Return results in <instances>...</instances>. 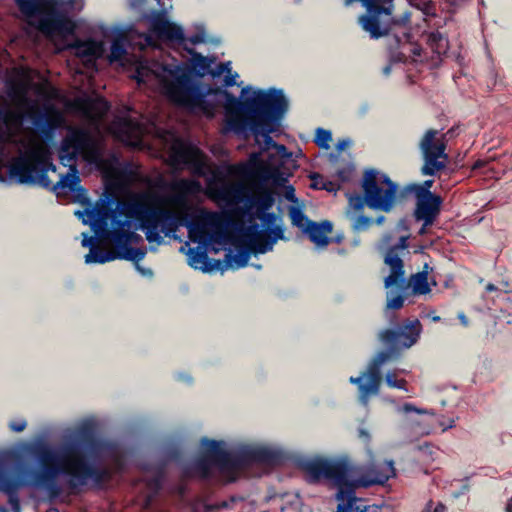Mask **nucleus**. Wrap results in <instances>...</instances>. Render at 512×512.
Returning a JSON list of instances; mask_svg holds the SVG:
<instances>
[{
    "label": "nucleus",
    "instance_id": "4c0bfd02",
    "mask_svg": "<svg viewBox=\"0 0 512 512\" xmlns=\"http://www.w3.org/2000/svg\"><path fill=\"white\" fill-rule=\"evenodd\" d=\"M434 416L431 415L429 419L426 421L425 427L419 430L421 434H429L431 432V424L434 422Z\"/></svg>",
    "mask_w": 512,
    "mask_h": 512
},
{
    "label": "nucleus",
    "instance_id": "58836bf2",
    "mask_svg": "<svg viewBox=\"0 0 512 512\" xmlns=\"http://www.w3.org/2000/svg\"><path fill=\"white\" fill-rule=\"evenodd\" d=\"M157 1H158L159 5L161 6L162 11L166 12L168 8H171V5H169L167 7L164 3L160 2L161 0H157ZM140 4H141L140 0H131V5L134 7H138V6H140Z\"/></svg>",
    "mask_w": 512,
    "mask_h": 512
},
{
    "label": "nucleus",
    "instance_id": "4be33fe9",
    "mask_svg": "<svg viewBox=\"0 0 512 512\" xmlns=\"http://www.w3.org/2000/svg\"><path fill=\"white\" fill-rule=\"evenodd\" d=\"M148 35L151 36L152 40L153 35L161 40L172 42H182L184 40L182 29L179 26L165 20L161 15H157L156 17L152 18L151 29Z\"/></svg>",
    "mask_w": 512,
    "mask_h": 512
},
{
    "label": "nucleus",
    "instance_id": "a878e982",
    "mask_svg": "<svg viewBox=\"0 0 512 512\" xmlns=\"http://www.w3.org/2000/svg\"><path fill=\"white\" fill-rule=\"evenodd\" d=\"M428 45L438 56L446 54L449 49L448 39L439 32H433L429 35Z\"/></svg>",
    "mask_w": 512,
    "mask_h": 512
},
{
    "label": "nucleus",
    "instance_id": "5fc2aeb1",
    "mask_svg": "<svg viewBox=\"0 0 512 512\" xmlns=\"http://www.w3.org/2000/svg\"><path fill=\"white\" fill-rule=\"evenodd\" d=\"M434 321H439L440 320V317L436 316L433 318Z\"/></svg>",
    "mask_w": 512,
    "mask_h": 512
},
{
    "label": "nucleus",
    "instance_id": "393cba45",
    "mask_svg": "<svg viewBox=\"0 0 512 512\" xmlns=\"http://www.w3.org/2000/svg\"><path fill=\"white\" fill-rule=\"evenodd\" d=\"M409 283L412 288V293L415 295H425L431 291L427 271L412 275Z\"/></svg>",
    "mask_w": 512,
    "mask_h": 512
},
{
    "label": "nucleus",
    "instance_id": "9d476101",
    "mask_svg": "<svg viewBox=\"0 0 512 512\" xmlns=\"http://www.w3.org/2000/svg\"><path fill=\"white\" fill-rule=\"evenodd\" d=\"M408 236H402L399 243L389 248L384 256V263L389 268V275L384 279L387 292L386 309L399 310L405 302L404 291L406 290L405 271L402 254L408 247Z\"/></svg>",
    "mask_w": 512,
    "mask_h": 512
},
{
    "label": "nucleus",
    "instance_id": "c03bdc74",
    "mask_svg": "<svg viewBox=\"0 0 512 512\" xmlns=\"http://www.w3.org/2000/svg\"><path fill=\"white\" fill-rule=\"evenodd\" d=\"M444 511H445V506L440 503L434 509V512H444Z\"/></svg>",
    "mask_w": 512,
    "mask_h": 512
},
{
    "label": "nucleus",
    "instance_id": "c756f323",
    "mask_svg": "<svg viewBox=\"0 0 512 512\" xmlns=\"http://www.w3.org/2000/svg\"><path fill=\"white\" fill-rule=\"evenodd\" d=\"M438 453V449L433 446H423L419 449V460L423 463H429L433 461V455Z\"/></svg>",
    "mask_w": 512,
    "mask_h": 512
},
{
    "label": "nucleus",
    "instance_id": "72a5a7b5",
    "mask_svg": "<svg viewBox=\"0 0 512 512\" xmlns=\"http://www.w3.org/2000/svg\"><path fill=\"white\" fill-rule=\"evenodd\" d=\"M433 181L432 180H426L423 183V186L416 185L414 186L413 190L415 191L416 195L418 196L419 193L429 192L430 188L432 187Z\"/></svg>",
    "mask_w": 512,
    "mask_h": 512
},
{
    "label": "nucleus",
    "instance_id": "bb28decb",
    "mask_svg": "<svg viewBox=\"0 0 512 512\" xmlns=\"http://www.w3.org/2000/svg\"><path fill=\"white\" fill-rule=\"evenodd\" d=\"M289 215L292 221V224L302 229L303 232L306 230L307 226L311 224L306 216L304 215L302 209L298 206H291L289 209Z\"/></svg>",
    "mask_w": 512,
    "mask_h": 512
},
{
    "label": "nucleus",
    "instance_id": "aec40b11",
    "mask_svg": "<svg viewBox=\"0 0 512 512\" xmlns=\"http://www.w3.org/2000/svg\"><path fill=\"white\" fill-rule=\"evenodd\" d=\"M350 140L343 139L337 143V154L331 153L329 155L330 172L335 174L340 181H346L350 178L353 172V165L351 163V155L344 153L350 146Z\"/></svg>",
    "mask_w": 512,
    "mask_h": 512
},
{
    "label": "nucleus",
    "instance_id": "f704fd0d",
    "mask_svg": "<svg viewBox=\"0 0 512 512\" xmlns=\"http://www.w3.org/2000/svg\"><path fill=\"white\" fill-rule=\"evenodd\" d=\"M371 220L365 217H359L355 222L356 229L366 228L370 224Z\"/></svg>",
    "mask_w": 512,
    "mask_h": 512
},
{
    "label": "nucleus",
    "instance_id": "a19ab883",
    "mask_svg": "<svg viewBox=\"0 0 512 512\" xmlns=\"http://www.w3.org/2000/svg\"><path fill=\"white\" fill-rule=\"evenodd\" d=\"M92 241H93L92 238H88V237L85 236L84 239L82 240V245L84 247H88V246L91 245Z\"/></svg>",
    "mask_w": 512,
    "mask_h": 512
},
{
    "label": "nucleus",
    "instance_id": "603ef678",
    "mask_svg": "<svg viewBox=\"0 0 512 512\" xmlns=\"http://www.w3.org/2000/svg\"><path fill=\"white\" fill-rule=\"evenodd\" d=\"M248 91H249V89H243V90H242V95H243V96H244V95H246V94L248 93Z\"/></svg>",
    "mask_w": 512,
    "mask_h": 512
},
{
    "label": "nucleus",
    "instance_id": "f3484780",
    "mask_svg": "<svg viewBox=\"0 0 512 512\" xmlns=\"http://www.w3.org/2000/svg\"><path fill=\"white\" fill-rule=\"evenodd\" d=\"M422 325L418 319L405 322L398 331L384 330L379 337L383 343L399 344L404 348H410L419 339Z\"/></svg>",
    "mask_w": 512,
    "mask_h": 512
},
{
    "label": "nucleus",
    "instance_id": "2eb2a0df",
    "mask_svg": "<svg viewBox=\"0 0 512 512\" xmlns=\"http://www.w3.org/2000/svg\"><path fill=\"white\" fill-rule=\"evenodd\" d=\"M393 356L392 352L379 353L371 362L367 372L363 377H351L350 382L357 384L360 391V400L367 404L368 399L371 395H375L379 392L381 384V367L388 362Z\"/></svg>",
    "mask_w": 512,
    "mask_h": 512
},
{
    "label": "nucleus",
    "instance_id": "6ab92c4d",
    "mask_svg": "<svg viewBox=\"0 0 512 512\" xmlns=\"http://www.w3.org/2000/svg\"><path fill=\"white\" fill-rule=\"evenodd\" d=\"M68 108L96 123L107 113L109 106L105 99L96 97L77 98L69 103Z\"/></svg>",
    "mask_w": 512,
    "mask_h": 512
},
{
    "label": "nucleus",
    "instance_id": "9b49d317",
    "mask_svg": "<svg viewBox=\"0 0 512 512\" xmlns=\"http://www.w3.org/2000/svg\"><path fill=\"white\" fill-rule=\"evenodd\" d=\"M363 189L370 208L385 212L391 210L396 200L397 187L386 175L374 170L366 172Z\"/></svg>",
    "mask_w": 512,
    "mask_h": 512
},
{
    "label": "nucleus",
    "instance_id": "f8f14e48",
    "mask_svg": "<svg viewBox=\"0 0 512 512\" xmlns=\"http://www.w3.org/2000/svg\"><path fill=\"white\" fill-rule=\"evenodd\" d=\"M419 148L423 156V175H435L444 170L448 163L446 153L447 138L446 134L438 130H427L420 140Z\"/></svg>",
    "mask_w": 512,
    "mask_h": 512
},
{
    "label": "nucleus",
    "instance_id": "7ed1b4c3",
    "mask_svg": "<svg viewBox=\"0 0 512 512\" xmlns=\"http://www.w3.org/2000/svg\"><path fill=\"white\" fill-rule=\"evenodd\" d=\"M60 162L69 168L65 175L53 185L57 194L75 193L82 203H85V190L79 187L80 178L76 161L81 159L88 166L101 171L105 191L116 198L122 195L139 180L136 168L128 163L117 160L105 161L102 158V147L99 139L90 133L76 128H70L59 148Z\"/></svg>",
    "mask_w": 512,
    "mask_h": 512
},
{
    "label": "nucleus",
    "instance_id": "79ce46f5",
    "mask_svg": "<svg viewBox=\"0 0 512 512\" xmlns=\"http://www.w3.org/2000/svg\"><path fill=\"white\" fill-rule=\"evenodd\" d=\"M440 425L443 427L442 430L445 431L446 429L453 427L454 420L450 419L447 425H444L443 423H441Z\"/></svg>",
    "mask_w": 512,
    "mask_h": 512
},
{
    "label": "nucleus",
    "instance_id": "473e14b6",
    "mask_svg": "<svg viewBox=\"0 0 512 512\" xmlns=\"http://www.w3.org/2000/svg\"><path fill=\"white\" fill-rule=\"evenodd\" d=\"M221 445H222V443L216 442V441H212V440L204 439L202 441V446L205 448V450L208 453H211L210 457L212 459H216L217 458L216 454L219 452V449H220Z\"/></svg>",
    "mask_w": 512,
    "mask_h": 512
},
{
    "label": "nucleus",
    "instance_id": "37998d69",
    "mask_svg": "<svg viewBox=\"0 0 512 512\" xmlns=\"http://www.w3.org/2000/svg\"><path fill=\"white\" fill-rule=\"evenodd\" d=\"M485 165H486V162H484V161H477L473 165V169H478V168L484 167Z\"/></svg>",
    "mask_w": 512,
    "mask_h": 512
},
{
    "label": "nucleus",
    "instance_id": "6e6552de",
    "mask_svg": "<svg viewBox=\"0 0 512 512\" xmlns=\"http://www.w3.org/2000/svg\"><path fill=\"white\" fill-rule=\"evenodd\" d=\"M246 105L260 112L255 113L252 122V130L255 134L256 141L259 142V137L264 138L267 147L273 146L279 152H284L283 145H276L273 143L269 133L273 131V121L268 117V113H273L276 116L282 115L287 108V101L280 91L270 90L264 92L261 90L252 91L250 97H247Z\"/></svg>",
    "mask_w": 512,
    "mask_h": 512
},
{
    "label": "nucleus",
    "instance_id": "c9c22d12",
    "mask_svg": "<svg viewBox=\"0 0 512 512\" xmlns=\"http://www.w3.org/2000/svg\"><path fill=\"white\" fill-rule=\"evenodd\" d=\"M402 410L406 413H410V412H417L419 414H425L427 413V411L425 410H421V409H417L416 407H414L412 404H405L403 405L402 407Z\"/></svg>",
    "mask_w": 512,
    "mask_h": 512
},
{
    "label": "nucleus",
    "instance_id": "ddd939ff",
    "mask_svg": "<svg viewBox=\"0 0 512 512\" xmlns=\"http://www.w3.org/2000/svg\"><path fill=\"white\" fill-rule=\"evenodd\" d=\"M393 0H361L367 9V14L359 18L362 28L372 38H380L387 35L395 23L392 17Z\"/></svg>",
    "mask_w": 512,
    "mask_h": 512
},
{
    "label": "nucleus",
    "instance_id": "49530a36",
    "mask_svg": "<svg viewBox=\"0 0 512 512\" xmlns=\"http://www.w3.org/2000/svg\"><path fill=\"white\" fill-rule=\"evenodd\" d=\"M459 319L462 322V324H464V325L468 324L467 318H466V316L464 314H460L459 315Z\"/></svg>",
    "mask_w": 512,
    "mask_h": 512
},
{
    "label": "nucleus",
    "instance_id": "f03ea898",
    "mask_svg": "<svg viewBox=\"0 0 512 512\" xmlns=\"http://www.w3.org/2000/svg\"><path fill=\"white\" fill-rule=\"evenodd\" d=\"M110 130L119 141L133 147L141 146L145 135L155 133L167 150L168 163L172 167H187L198 176L212 174L206 181L204 193L219 207L232 210L247 200L249 189L243 182L228 181L218 176L197 146L179 139L170 131L158 130L154 121L140 123L133 122L130 118L117 119L111 124Z\"/></svg>",
    "mask_w": 512,
    "mask_h": 512
},
{
    "label": "nucleus",
    "instance_id": "e433bc0d",
    "mask_svg": "<svg viewBox=\"0 0 512 512\" xmlns=\"http://www.w3.org/2000/svg\"><path fill=\"white\" fill-rule=\"evenodd\" d=\"M10 427L15 432H21L26 427V422L24 420L18 422H12Z\"/></svg>",
    "mask_w": 512,
    "mask_h": 512
},
{
    "label": "nucleus",
    "instance_id": "5701e85b",
    "mask_svg": "<svg viewBox=\"0 0 512 512\" xmlns=\"http://www.w3.org/2000/svg\"><path fill=\"white\" fill-rule=\"evenodd\" d=\"M225 121L224 132L240 133L245 127L243 103L233 96H229L225 103Z\"/></svg>",
    "mask_w": 512,
    "mask_h": 512
},
{
    "label": "nucleus",
    "instance_id": "7c9ffc66",
    "mask_svg": "<svg viewBox=\"0 0 512 512\" xmlns=\"http://www.w3.org/2000/svg\"><path fill=\"white\" fill-rule=\"evenodd\" d=\"M311 180H312L311 186L313 188L325 189L328 191L334 190V185L331 182L325 183L322 176L319 174L315 173V174L311 175Z\"/></svg>",
    "mask_w": 512,
    "mask_h": 512
},
{
    "label": "nucleus",
    "instance_id": "0eeeda50",
    "mask_svg": "<svg viewBox=\"0 0 512 512\" xmlns=\"http://www.w3.org/2000/svg\"><path fill=\"white\" fill-rule=\"evenodd\" d=\"M22 155L14 159L9 166L11 179L19 183L52 185L47 177L49 171L55 172L48 146L36 135H27L21 141Z\"/></svg>",
    "mask_w": 512,
    "mask_h": 512
},
{
    "label": "nucleus",
    "instance_id": "39448f33",
    "mask_svg": "<svg viewBox=\"0 0 512 512\" xmlns=\"http://www.w3.org/2000/svg\"><path fill=\"white\" fill-rule=\"evenodd\" d=\"M189 69L179 64L163 65L157 62L149 65L138 61L133 76L139 84L156 85L173 103L195 114L207 117L214 115L215 106L208 102L206 95L189 84Z\"/></svg>",
    "mask_w": 512,
    "mask_h": 512
},
{
    "label": "nucleus",
    "instance_id": "b1692460",
    "mask_svg": "<svg viewBox=\"0 0 512 512\" xmlns=\"http://www.w3.org/2000/svg\"><path fill=\"white\" fill-rule=\"evenodd\" d=\"M331 232L332 224L329 221H323L321 223L311 222L304 231V233L309 236L310 240L318 247L328 245Z\"/></svg>",
    "mask_w": 512,
    "mask_h": 512
},
{
    "label": "nucleus",
    "instance_id": "dca6fc26",
    "mask_svg": "<svg viewBox=\"0 0 512 512\" xmlns=\"http://www.w3.org/2000/svg\"><path fill=\"white\" fill-rule=\"evenodd\" d=\"M153 45L154 42H152L149 35H142L132 30L117 33L111 45L109 61L118 62L121 66H126L128 63L127 46L143 50L145 47Z\"/></svg>",
    "mask_w": 512,
    "mask_h": 512
},
{
    "label": "nucleus",
    "instance_id": "2f4dec72",
    "mask_svg": "<svg viewBox=\"0 0 512 512\" xmlns=\"http://www.w3.org/2000/svg\"><path fill=\"white\" fill-rule=\"evenodd\" d=\"M386 382L390 387L406 390V380L397 379L395 372L387 373Z\"/></svg>",
    "mask_w": 512,
    "mask_h": 512
},
{
    "label": "nucleus",
    "instance_id": "8fccbe9b",
    "mask_svg": "<svg viewBox=\"0 0 512 512\" xmlns=\"http://www.w3.org/2000/svg\"><path fill=\"white\" fill-rule=\"evenodd\" d=\"M426 227H427V226H425V224H424V225H423V227L420 229L419 233H420V234H424V233H425V231H426Z\"/></svg>",
    "mask_w": 512,
    "mask_h": 512
},
{
    "label": "nucleus",
    "instance_id": "20e7f679",
    "mask_svg": "<svg viewBox=\"0 0 512 512\" xmlns=\"http://www.w3.org/2000/svg\"><path fill=\"white\" fill-rule=\"evenodd\" d=\"M274 204V197L271 192H265L258 195L254 200L252 207L254 209L252 217L259 219L263 226L260 229L257 224H251L248 226H241L236 229L235 235L232 239H228L226 230V222L224 216L219 213L222 218V231L218 237V241H211L208 243L198 242L202 245H226L231 243L234 246L235 251L229 250L227 254V265L232 269H239L247 265L251 253H266L272 250L274 244L279 239H283V229L278 224L279 219L274 213H269L268 210L272 208ZM189 215L186 218V222L193 219L194 215L198 211H205V209L193 208L189 203ZM211 213L210 211H207ZM218 214V212H216Z\"/></svg>",
    "mask_w": 512,
    "mask_h": 512
},
{
    "label": "nucleus",
    "instance_id": "a211bd4d",
    "mask_svg": "<svg viewBox=\"0 0 512 512\" xmlns=\"http://www.w3.org/2000/svg\"><path fill=\"white\" fill-rule=\"evenodd\" d=\"M74 32L68 35L63 40L53 42L57 47L58 51L65 48H73L77 57L81 58L84 62L93 64L98 58H100L104 52V45L102 42L93 40L88 41H77L73 45L68 43V39L73 36Z\"/></svg>",
    "mask_w": 512,
    "mask_h": 512
},
{
    "label": "nucleus",
    "instance_id": "4468645a",
    "mask_svg": "<svg viewBox=\"0 0 512 512\" xmlns=\"http://www.w3.org/2000/svg\"><path fill=\"white\" fill-rule=\"evenodd\" d=\"M43 474L46 478H53L59 473L74 475L80 479L86 477L87 465L78 451L64 453H47L42 458Z\"/></svg>",
    "mask_w": 512,
    "mask_h": 512
},
{
    "label": "nucleus",
    "instance_id": "f257e3e1",
    "mask_svg": "<svg viewBox=\"0 0 512 512\" xmlns=\"http://www.w3.org/2000/svg\"><path fill=\"white\" fill-rule=\"evenodd\" d=\"M168 188L173 194L160 195L152 191L129 193L113 211H110L105 199H100L95 206L83 211H76L75 215L84 224L90 225L96 235L103 234L110 221L108 237L117 247V253L92 247L85 256V262L106 263L119 258L138 263L145 257L146 249L128 246L142 242L136 229L145 233L149 243L158 245L163 241L162 235L170 236L182 226L187 227L189 239L193 242L218 241L223 228L219 214L198 211L191 221L186 222L189 215L188 198L202 191L200 182L178 179L172 181Z\"/></svg>",
    "mask_w": 512,
    "mask_h": 512
},
{
    "label": "nucleus",
    "instance_id": "864d4df0",
    "mask_svg": "<svg viewBox=\"0 0 512 512\" xmlns=\"http://www.w3.org/2000/svg\"><path fill=\"white\" fill-rule=\"evenodd\" d=\"M355 0H345L346 4L349 5L351 4L352 2H354Z\"/></svg>",
    "mask_w": 512,
    "mask_h": 512
},
{
    "label": "nucleus",
    "instance_id": "3c124183",
    "mask_svg": "<svg viewBox=\"0 0 512 512\" xmlns=\"http://www.w3.org/2000/svg\"><path fill=\"white\" fill-rule=\"evenodd\" d=\"M229 65H230V63L223 64V65L221 66V68H222V70H221V71H223V70H224V68H225V69H229V68H228V67H229Z\"/></svg>",
    "mask_w": 512,
    "mask_h": 512
},
{
    "label": "nucleus",
    "instance_id": "c85d7f7f",
    "mask_svg": "<svg viewBox=\"0 0 512 512\" xmlns=\"http://www.w3.org/2000/svg\"><path fill=\"white\" fill-rule=\"evenodd\" d=\"M331 139L332 136L330 131L321 128L317 129L315 142L320 148L328 149Z\"/></svg>",
    "mask_w": 512,
    "mask_h": 512
},
{
    "label": "nucleus",
    "instance_id": "09e8293b",
    "mask_svg": "<svg viewBox=\"0 0 512 512\" xmlns=\"http://www.w3.org/2000/svg\"><path fill=\"white\" fill-rule=\"evenodd\" d=\"M410 2H411L413 5H415V6H417V7H420V4H421L420 2H416V0H410Z\"/></svg>",
    "mask_w": 512,
    "mask_h": 512
},
{
    "label": "nucleus",
    "instance_id": "a18cd8bd",
    "mask_svg": "<svg viewBox=\"0 0 512 512\" xmlns=\"http://www.w3.org/2000/svg\"><path fill=\"white\" fill-rule=\"evenodd\" d=\"M497 290L496 286L492 283H489L487 286H486V291L488 292H492V291H495Z\"/></svg>",
    "mask_w": 512,
    "mask_h": 512
},
{
    "label": "nucleus",
    "instance_id": "412c9836",
    "mask_svg": "<svg viewBox=\"0 0 512 512\" xmlns=\"http://www.w3.org/2000/svg\"><path fill=\"white\" fill-rule=\"evenodd\" d=\"M442 200L439 196L430 192L419 193L417 196V207L415 216L418 220H423L425 226L431 225L437 217Z\"/></svg>",
    "mask_w": 512,
    "mask_h": 512
},
{
    "label": "nucleus",
    "instance_id": "de8ad7c7",
    "mask_svg": "<svg viewBox=\"0 0 512 512\" xmlns=\"http://www.w3.org/2000/svg\"><path fill=\"white\" fill-rule=\"evenodd\" d=\"M506 512H512V497L509 499L507 503Z\"/></svg>",
    "mask_w": 512,
    "mask_h": 512
},
{
    "label": "nucleus",
    "instance_id": "cd10ccee",
    "mask_svg": "<svg viewBox=\"0 0 512 512\" xmlns=\"http://www.w3.org/2000/svg\"><path fill=\"white\" fill-rule=\"evenodd\" d=\"M188 261L191 267L202 271H208L207 257L203 253L190 251L188 254Z\"/></svg>",
    "mask_w": 512,
    "mask_h": 512
},
{
    "label": "nucleus",
    "instance_id": "423d86ee",
    "mask_svg": "<svg viewBox=\"0 0 512 512\" xmlns=\"http://www.w3.org/2000/svg\"><path fill=\"white\" fill-rule=\"evenodd\" d=\"M29 28L41 32L52 42L65 39L75 31L69 12L80 11L83 0H15Z\"/></svg>",
    "mask_w": 512,
    "mask_h": 512
},
{
    "label": "nucleus",
    "instance_id": "ea45409f",
    "mask_svg": "<svg viewBox=\"0 0 512 512\" xmlns=\"http://www.w3.org/2000/svg\"><path fill=\"white\" fill-rule=\"evenodd\" d=\"M236 76L237 75H235L233 77H226V79H225L226 85H228V86L234 85L235 84V77Z\"/></svg>",
    "mask_w": 512,
    "mask_h": 512
},
{
    "label": "nucleus",
    "instance_id": "1a4fd4ad",
    "mask_svg": "<svg viewBox=\"0 0 512 512\" xmlns=\"http://www.w3.org/2000/svg\"><path fill=\"white\" fill-rule=\"evenodd\" d=\"M229 174L244 173L249 174L261 182L273 187H285V197L287 200L296 203L295 190L292 186H285L287 175L283 173L279 166L276 156H267L263 153H253L246 163L228 167Z\"/></svg>",
    "mask_w": 512,
    "mask_h": 512
}]
</instances>
